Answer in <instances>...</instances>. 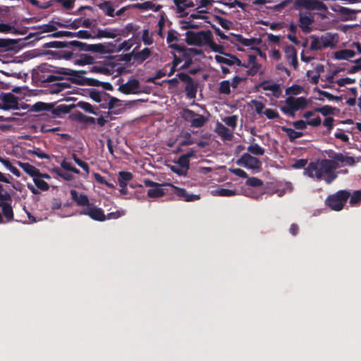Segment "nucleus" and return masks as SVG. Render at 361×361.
Listing matches in <instances>:
<instances>
[{"mask_svg":"<svg viewBox=\"0 0 361 361\" xmlns=\"http://www.w3.org/2000/svg\"><path fill=\"white\" fill-rule=\"evenodd\" d=\"M74 50H59V51H46L43 55L47 56L49 59H65L71 60L75 54Z\"/></svg>","mask_w":361,"mask_h":361,"instance_id":"4468645a","label":"nucleus"},{"mask_svg":"<svg viewBox=\"0 0 361 361\" xmlns=\"http://www.w3.org/2000/svg\"><path fill=\"white\" fill-rule=\"evenodd\" d=\"M334 11L342 16V20L343 21L353 20L356 18V12L348 8L337 6L336 8H334Z\"/></svg>","mask_w":361,"mask_h":361,"instance_id":"5701e85b","label":"nucleus"},{"mask_svg":"<svg viewBox=\"0 0 361 361\" xmlns=\"http://www.w3.org/2000/svg\"><path fill=\"white\" fill-rule=\"evenodd\" d=\"M59 69H63V67L43 63L39 66L37 78L42 83H52L55 81L63 80V75L58 73Z\"/></svg>","mask_w":361,"mask_h":361,"instance_id":"20e7f679","label":"nucleus"},{"mask_svg":"<svg viewBox=\"0 0 361 361\" xmlns=\"http://www.w3.org/2000/svg\"><path fill=\"white\" fill-rule=\"evenodd\" d=\"M118 36V30L116 29H109L105 28L104 30H98L97 35L95 37L97 38H115Z\"/></svg>","mask_w":361,"mask_h":361,"instance_id":"c756f323","label":"nucleus"},{"mask_svg":"<svg viewBox=\"0 0 361 361\" xmlns=\"http://www.w3.org/2000/svg\"><path fill=\"white\" fill-rule=\"evenodd\" d=\"M322 123V119L319 116H317L312 119L307 120V121L303 120H298L293 122V126L297 130H305L307 128V126H310L312 127H318Z\"/></svg>","mask_w":361,"mask_h":361,"instance_id":"6ab92c4d","label":"nucleus"},{"mask_svg":"<svg viewBox=\"0 0 361 361\" xmlns=\"http://www.w3.org/2000/svg\"><path fill=\"white\" fill-rule=\"evenodd\" d=\"M236 163L238 165H243L245 168L250 169H259L262 166L260 160L249 153L243 154Z\"/></svg>","mask_w":361,"mask_h":361,"instance_id":"ddd939ff","label":"nucleus"},{"mask_svg":"<svg viewBox=\"0 0 361 361\" xmlns=\"http://www.w3.org/2000/svg\"><path fill=\"white\" fill-rule=\"evenodd\" d=\"M58 80L52 82L50 92L52 94H57L66 89L71 87V83L69 80Z\"/></svg>","mask_w":361,"mask_h":361,"instance_id":"bb28decb","label":"nucleus"},{"mask_svg":"<svg viewBox=\"0 0 361 361\" xmlns=\"http://www.w3.org/2000/svg\"><path fill=\"white\" fill-rule=\"evenodd\" d=\"M43 47L60 49L61 50L85 51V52L99 54H105L113 51V49H108L105 44H89L78 40L52 41L44 43Z\"/></svg>","mask_w":361,"mask_h":361,"instance_id":"f03ea898","label":"nucleus"},{"mask_svg":"<svg viewBox=\"0 0 361 361\" xmlns=\"http://www.w3.org/2000/svg\"><path fill=\"white\" fill-rule=\"evenodd\" d=\"M285 106L281 107V111L286 115L292 118L295 116V112L305 109L307 104V100L304 97H288L285 100Z\"/></svg>","mask_w":361,"mask_h":361,"instance_id":"423d86ee","label":"nucleus"},{"mask_svg":"<svg viewBox=\"0 0 361 361\" xmlns=\"http://www.w3.org/2000/svg\"><path fill=\"white\" fill-rule=\"evenodd\" d=\"M283 132L286 133L288 137V139L290 142L295 141L296 139L300 138L303 136V133L300 131H296L294 129L287 128L283 126L281 128Z\"/></svg>","mask_w":361,"mask_h":361,"instance_id":"c9c22d12","label":"nucleus"},{"mask_svg":"<svg viewBox=\"0 0 361 361\" xmlns=\"http://www.w3.org/2000/svg\"><path fill=\"white\" fill-rule=\"evenodd\" d=\"M18 165L26 173H27L31 177L35 178L37 176H39V170L33 165L27 162L23 163L20 161L18 162Z\"/></svg>","mask_w":361,"mask_h":361,"instance_id":"cd10ccee","label":"nucleus"},{"mask_svg":"<svg viewBox=\"0 0 361 361\" xmlns=\"http://www.w3.org/2000/svg\"><path fill=\"white\" fill-rule=\"evenodd\" d=\"M216 132L219 136L221 137L224 140L230 141L233 137V133L231 132V130L222 123L219 122L216 126Z\"/></svg>","mask_w":361,"mask_h":361,"instance_id":"393cba45","label":"nucleus"},{"mask_svg":"<svg viewBox=\"0 0 361 361\" xmlns=\"http://www.w3.org/2000/svg\"><path fill=\"white\" fill-rule=\"evenodd\" d=\"M8 201H0V207L2 209L4 216L7 221H12L14 219V214L11 203Z\"/></svg>","mask_w":361,"mask_h":361,"instance_id":"a878e982","label":"nucleus"},{"mask_svg":"<svg viewBox=\"0 0 361 361\" xmlns=\"http://www.w3.org/2000/svg\"><path fill=\"white\" fill-rule=\"evenodd\" d=\"M87 72L85 71H75L63 67V69H59L58 73L62 74L63 80H69L78 85H84L85 77L83 76Z\"/></svg>","mask_w":361,"mask_h":361,"instance_id":"1a4fd4ad","label":"nucleus"},{"mask_svg":"<svg viewBox=\"0 0 361 361\" xmlns=\"http://www.w3.org/2000/svg\"><path fill=\"white\" fill-rule=\"evenodd\" d=\"M85 114L82 112L77 111L75 112L72 113L70 115V118L73 121H77L78 123H82L84 119Z\"/></svg>","mask_w":361,"mask_h":361,"instance_id":"774afa93","label":"nucleus"},{"mask_svg":"<svg viewBox=\"0 0 361 361\" xmlns=\"http://www.w3.org/2000/svg\"><path fill=\"white\" fill-rule=\"evenodd\" d=\"M133 178L132 173L128 171H120L118 175V182L121 188L128 185V183Z\"/></svg>","mask_w":361,"mask_h":361,"instance_id":"2f4dec72","label":"nucleus"},{"mask_svg":"<svg viewBox=\"0 0 361 361\" xmlns=\"http://www.w3.org/2000/svg\"><path fill=\"white\" fill-rule=\"evenodd\" d=\"M235 40L239 42L240 44H243L245 47H250L255 44L256 39L255 38H250L247 39L243 37L241 35H235Z\"/></svg>","mask_w":361,"mask_h":361,"instance_id":"a19ab883","label":"nucleus"},{"mask_svg":"<svg viewBox=\"0 0 361 361\" xmlns=\"http://www.w3.org/2000/svg\"><path fill=\"white\" fill-rule=\"evenodd\" d=\"M134 42H133V39H129L128 40L123 41L122 43H121L117 48L118 51H128L130 49V48L133 46Z\"/></svg>","mask_w":361,"mask_h":361,"instance_id":"4d7b16f0","label":"nucleus"},{"mask_svg":"<svg viewBox=\"0 0 361 361\" xmlns=\"http://www.w3.org/2000/svg\"><path fill=\"white\" fill-rule=\"evenodd\" d=\"M247 151L254 155L262 156L264 154V149L258 144L250 145L247 147Z\"/></svg>","mask_w":361,"mask_h":361,"instance_id":"a18cd8bd","label":"nucleus"},{"mask_svg":"<svg viewBox=\"0 0 361 361\" xmlns=\"http://www.w3.org/2000/svg\"><path fill=\"white\" fill-rule=\"evenodd\" d=\"M54 104L52 103H44L42 102H39L35 103L32 107V110L35 112H39L43 111H51V114H53V110L55 109Z\"/></svg>","mask_w":361,"mask_h":361,"instance_id":"7c9ffc66","label":"nucleus"},{"mask_svg":"<svg viewBox=\"0 0 361 361\" xmlns=\"http://www.w3.org/2000/svg\"><path fill=\"white\" fill-rule=\"evenodd\" d=\"M183 118L190 121V126L192 128H201L207 121V118L201 114H196L191 109H185L183 110Z\"/></svg>","mask_w":361,"mask_h":361,"instance_id":"9d476101","label":"nucleus"},{"mask_svg":"<svg viewBox=\"0 0 361 361\" xmlns=\"http://www.w3.org/2000/svg\"><path fill=\"white\" fill-rule=\"evenodd\" d=\"M75 107H80L83 109L85 112L90 113L97 115V112L94 110L93 106L88 102L80 101L75 104L66 105L60 104L58 105L55 109L53 110L54 117H59L61 114L69 113Z\"/></svg>","mask_w":361,"mask_h":361,"instance_id":"6e6552de","label":"nucleus"},{"mask_svg":"<svg viewBox=\"0 0 361 361\" xmlns=\"http://www.w3.org/2000/svg\"><path fill=\"white\" fill-rule=\"evenodd\" d=\"M293 8L298 10V27L302 32L308 34L312 31V25L314 23V16L311 11H317L323 13H318L322 19L327 18L328 6L321 0H283L273 6L275 11H281L290 4Z\"/></svg>","mask_w":361,"mask_h":361,"instance_id":"f257e3e1","label":"nucleus"},{"mask_svg":"<svg viewBox=\"0 0 361 361\" xmlns=\"http://www.w3.org/2000/svg\"><path fill=\"white\" fill-rule=\"evenodd\" d=\"M215 19L216 22L224 28L226 30H229L231 27V22L228 20L224 18L219 16H215Z\"/></svg>","mask_w":361,"mask_h":361,"instance_id":"e2e57ef3","label":"nucleus"},{"mask_svg":"<svg viewBox=\"0 0 361 361\" xmlns=\"http://www.w3.org/2000/svg\"><path fill=\"white\" fill-rule=\"evenodd\" d=\"M140 88V82L135 78L128 80L126 83L121 85L118 87V91L125 94H137L139 92L138 89Z\"/></svg>","mask_w":361,"mask_h":361,"instance_id":"2eb2a0df","label":"nucleus"},{"mask_svg":"<svg viewBox=\"0 0 361 361\" xmlns=\"http://www.w3.org/2000/svg\"><path fill=\"white\" fill-rule=\"evenodd\" d=\"M136 30L134 25L133 23H128L124 28L122 30H118V35L123 37H128L129 34L133 31Z\"/></svg>","mask_w":361,"mask_h":361,"instance_id":"603ef678","label":"nucleus"},{"mask_svg":"<svg viewBox=\"0 0 361 361\" xmlns=\"http://www.w3.org/2000/svg\"><path fill=\"white\" fill-rule=\"evenodd\" d=\"M216 194L221 197H231L237 194V192L233 190L221 188L216 191Z\"/></svg>","mask_w":361,"mask_h":361,"instance_id":"052dcab7","label":"nucleus"},{"mask_svg":"<svg viewBox=\"0 0 361 361\" xmlns=\"http://www.w3.org/2000/svg\"><path fill=\"white\" fill-rule=\"evenodd\" d=\"M142 40L145 45H151L153 43V39L149 35L148 29H145L142 31Z\"/></svg>","mask_w":361,"mask_h":361,"instance_id":"69168bd1","label":"nucleus"},{"mask_svg":"<svg viewBox=\"0 0 361 361\" xmlns=\"http://www.w3.org/2000/svg\"><path fill=\"white\" fill-rule=\"evenodd\" d=\"M70 193L71 199L78 206L87 207L90 205L89 198L85 194H79L75 190H71Z\"/></svg>","mask_w":361,"mask_h":361,"instance_id":"4be33fe9","label":"nucleus"},{"mask_svg":"<svg viewBox=\"0 0 361 361\" xmlns=\"http://www.w3.org/2000/svg\"><path fill=\"white\" fill-rule=\"evenodd\" d=\"M321 44L323 49L334 47L338 42V35L337 33L326 32L320 37Z\"/></svg>","mask_w":361,"mask_h":361,"instance_id":"aec40b11","label":"nucleus"},{"mask_svg":"<svg viewBox=\"0 0 361 361\" xmlns=\"http://www.w3.org/2000/svg\"><path fill=\"white\" fill-rule=\"evenodd\" d=\"M325 161H328L329 163L326 164V166L329 168V171L331 174V176L329 177V180H334L338 175L337 173L335 171L339 166L338 161L336 159H324Z\"/></svg>","mask_w":361,"mask_h":361,"instance_id":"c85d7f7f","label":"nucleus"},{"mask_svg":"<svg viewBox=\"0 0 361 361\" xmlns=\"http://www.w3.org/2000/svg\"><path fill=\"white\" fill-rule=\"evenodd\" d=\"M350 204L351 206H355L361 202V190H355L350 195Z\"/></svg>","mask_w":361,"mask_h":361,"instance_id":"13d9d810","label":"nucleus"},{"mask_svg":"<svg viewBox=\"0 0 361 361\" xmlns=\"http://www.w3.org/2000/svg\"><path fill=\"white\" fill-rule=\"evenodd\" d=\"M332 158L337 160L338 163H342L345 165L353 166L355 164V159L353 157L343 155L341 153H335Z\"/></svg>","mask_w":361,"mask_h":361,"instance_id":"72a5a7b5","label":"nucleus"},{"mask_svg":"<svg viewBox=\"0 0 361 361\" xmlns=\"http://www.w3.org/2000/svg\"><path fill=\"white\" fill-rule=\"evenodd\" d=\"M261 86L264 90L271 91L274 95L276 97H278L281 93V90L278 84L270 85L268 82H263Z\"/></svg>","mask_w":361,"mask_h":361,"instance_id":"4c0bfd02","label":"nucleus"},{"mask_svg":"<svg viewBox=\"0 0 361 361\" xmlns=\"http://www.w3.org/2000/svg\"><path fill=\"white\" fill-rule=\"evenodd\" d=\"M134 7L142 8V9H145V10L151 9L154 11H159L161 9V5H155L153 2L148 1H145L142 4H135Z\"/></svg>","mask_w":361,"mask_h":361,"instance_id":"ea45409f","label":"nucleus"},{"mask_svg":"<svg viewBox=\"0 0 361 361\" xmlns=\"http://www.w3.org/2000/svg\"><path fill=\"white\" fill-rule=\"evenodd\" d=\"M152 54V51L149 48H145L140 51H135L134 54V60L141 63L145 60H147Z\"/></svg>","mask_w":361,"mask_h":361,"instance_id":"473e14b6","label":"nucleus"},{"mask_svg":"<svg viewBox=\"0 0 361 361\" xmlns=\"http://www.w3.org/2000/svg\"><path fill=\"white\" fill-rule=\"evenodd\" d=\"M54 172L60 178H63L65 180L71 181L74 179L73 175L69 173L68 172H65L60 169H54Z\"/></svg>","mask_w":361,"mask_h":361,"instance_id":"3c124183","label":"nucleus"},{"mask_svg":"<svg viewBox=\"0 0 361 361\" xmlns=\"http://www.w3.org/2000/svg\"><path fill=\"white\" fill-rule=\"evenodd\" d=\"M350 197V192L345 190H341L334 194L328 195L325 200V205L333 211L339 212L345 205Z\"/></svg>","mask_w":361,"mask_h":361,"instance_id":"39448f33","label":"nucleus"},{"mask_svg":"<svg viewBox=\"0 0 361 361\" xmlns=\"http://www.w3.org/2000/svg\"><path fill=\"white\" fill-rule=\"evenodd\" d=\"M338 109L336 107L331 106L329 105H324L322 107H316L315 111L320 113L324 116H328L329 115L334 114L336 111Z\"/></svg>","mask_w":361,"mask_h":361,"instance_id":"58836bf2","label":"nucleus"},{"mask_svg":"<svg viewBox=\"0 0 361 361\" xmlns=\"http://www.w3.org/2000/svg\"><path fill=\"white\" fill-rule=\"evenodd\" d=\"M177 76L180 80L186 83L185 91L187 97L195 99L197 91V83L187 73H179Z\"/></svg>","mask_w":361,"mask_h":361,"instance_id":"9b49d317","label":"nucleus"},{"mask_svg":"<svg viewBox=\"0 0 361 361\" xmlns=\"http://www.w3.org/2000/svg\"><path fill=\"white\" fill-rule=\"evenodd\" d=\"M99 8L103 11V12L108 16L114 17L115 16L114 13V8L112 6L111 3L109 1H105L98 5Z\"/></svg>","mask_w":361,"mask_h":361,"instance_id":"e433bc0d","label":"nucleus"},{"mask_svg":"<svg viewBox=\"0 0 361 361\" xmlns=\"http://www.w3.org/2000/svg\"><path fill=\"white\" fill-rule=\"evenodd\" d=\"M176 164L181 166L184 170L188 171L190 168V161L182 154L176 161Z\"/></svg>","mask_w":361,"mask_h":361,"instance_id":"0e129e2a","label":"nucleus"},{"mask_svg":"<svg viewBox=\"0 0 361 361\" xmlns=\"http://www.w3.org/2000/svg\"><path fill=\"white\" fill-rule=\"evenodd\" d=\"M335 58L338 60H348L355 56V52L351 49H342L335 52Z\"/></svg>","mask_w":361,"mask_h":361,"instance_id":"f704fd0d","label":"nucleus"},{"mask_svg":"<svg viewBox=\"0 0 361 361\" xmlns=\"http://www.w3.org/2000/svg\"><path fill=\"white\" fill-rule=\"evenodd\" d=\"M327 163L329 162L325 161L324 159L310 161L305 168L304 174L317 180H323L326 184H331L333 180L329 179L331 174L329 171V168L326 164Z\"/></svg>","mask_w":361,"mask_h":361,"instance_id":"7ed1b4c3","label":"nucleus"},{"mask_svg":"<svg viewBox=\"0 0 361 361\" xmlns=\"http://www.w3.org/2000/svg\"><path fill=\"white\" fill-rule=\"evenodd\" d=\"M72 158L75 163L78 164L80 168H82V169L85 171L87 174L90 173V166L87 162L81 160L75 153L72 154Z\"/></svg>","mask_w":361,"mask_h":361,"instance_id":"37998d69","label":"nucleus"},{"mask_svg":"<svg viewBox=\"0 0 361 361\" xmlns=\"http://www.w3.org/2000/svg\"><path fill=\"white\" fill-rule=\"evenodd\" d=\"M79 214L88 216L90 219L97 221H104L106 219L104 210L96 207L93 203H90L88 207L83 208L79 212Z\"/></svg>","mask_w":361,"mask_h":361,"instance_id":"f8f14e48","label":"nucleus"},{"mask_svg":"<svg viewBox=\"0 0 361 361\" xmlns=\"http://www.w3.org/2000/svg\"><path fill=\"white\" fill-rule=\"evenodd\" d=\"M80 51H75L73 56V63L78 66L92 65L94 63L95 59L90 54H79Z\"/></svg>","mask_w":361,"mask_h":361,"instance_id":"a211bd4d","label":"nucleus"},{"mask_svg":"<svg viewBox=\"0 0 361 361\" xmlns=\"http://www.w3.org/2000/svg\"><path fill=\"white\" fill-rule=\"evenodd\" d=\"M311 44L310 46V49L311 51H320L323 49V47L321 44V39L314 35H312L311 37Z\"/></svg>","mask_w":361,"mask_h":361,"instance_id":"79ce46f5","label":"nucleus"},{"mask_svg":"<svg viewBox=\"0 0 361 361\" xmlns=\"http://www.w3.org/2000/svg\"><path fill=\"white\" fill-rule=\"evenodd\" d=\"M179 39V34L176 30L171 29L168 31L166 37L168 44L172 43L173 42H178Z\"/></svg>","mask_w":361,"mask_h":361,"instance_id":"864d4df0","label":"nucleus"},{"mask_svg":"<svg viewBox=\"0 0 361 361\" xmlns=\"http://www.w3.org/2000/svg\"><path fill=\"white\" fill-rule=\"evenodd\" d=\"M61 167L68 171L73 172L75 174H79L80 173V170H78L77 168L73 166L71 164L66 161V159H64L60 164Z\"/></svg>","mask_w":361,"mask_h":361,"instance_id":"8fccbe9b","label":"nucleus"},{"mask_svg":"<svg viewBox=\"0 0 361 361\" xmlns=\"http://www.w3.org/2000/svg\"><path fill=\"white\" fill-rule=\"evenodd\" d=\"M182 56L185 59V63L180 67V70H186L192 64V56L183 51Z\"/></svg>","mask_w":361,"mask_h":361,"instance_id":"6e6d98bb","label":"nucleus"},{"mask_svg":"<svg viewBox=\"0 0 361 361\" xmlns=\"http://www.w3.org/2000/svg\"><path fill=\"white\" fill-rule=\"evenodd\" d=\"M173 3L176 6L177 12L180 13L181 16H184L187 14V13H185L186 8L195 6V4L192 0H173Z\"/></svg>","mask_w":361,"mask_h":361,"instance_id":"b1692460","label":"nucleus"},{"mask_svg":"<svg viewBox=\"0 0 361 361\" xmlns=\"http://www.w3.org/2000/svg\"><path fill=\"white\" fill-rule=\"evenodd\" d=\"M1 101V109L9 110V109H18V102L17 97L12 93H5L2 94Z\"/></svg>","mask_w":361,"mask_h":361,"instance_id":"dca6fc26","label":"nucleus"},{"mask_svg":"<svg viewBox=\"0 0 361 361\" xmlns=\"http://www.w3.org/2000/svg\"><path fill=\"white\" fill-rule=\"evenodd\" d=\"M219 92L226 95L231 94V82L229 80H223L219 83Z\"/></svg>","mask_w":361,"mask_h":361,"instance_id":"49530a36","label":"nucleus"},{"mask_svg":"<svg viewBox=\"0 0 361 361\" xmlns=\"http://www.w3.org/2000/svg\"><path fill=\"white\" fill-rule=\"evenodd\" d=\"M223 121L228 126L235 128L237 126V116H231L225 117Z\"/></svg>","mask_w":361,"mask_h":361,"instance_id":"338daca9","label":"nucleus"},{"mask_svg":"<svg viewBox=\"0 0 361 361\" xmlns=\"http://www.w3.org/2000/svg\"><path fill=\"white\" fill-rule=\"evenodd\" d=\"M173 189V193L180 200L185 202H194L200 199V195L189 194L188 191L182 188L170 184Z\"/></svg>","mask_w":361,"mask_h":361,"instance_id":"f3484780","label":"nucleus"},{"mask_svg":"<svg viewBox=\"0 0 361 361\" xmlns=\"http://www.w3.org/2000/svg\"><path fill=\"white\" fill-rule=\"evenodd\" d=\"M206 45L209 46L211 48V49L214 52H217L224 55L226 54V52L224 51V48L221 45L217 44L213 41V37H210L209 42H207Z\"/></svg>","mask_w":361,"mask_h":361,"instance_id":"09e8293b","label":"nucleus"},{"mask_svg":"<svg viewBox=\"0 0 361 361\" xmlns=\"http://www.w3.org/2000/svg\"><path fill=\"white\" fill-rule=\"evenodd\" d=\"M173 60L171 64L170 71L168 73V76H171L174 74L176 71V67L182 62V59L178 57L175 53H172Z\"/></svg>","mask_w":361,"mask_h":361,"instance_id":"de8ad7c7","label":"nucleus"},{"mask_svg":"<svg viewBox=\"0 0 361 361\" xmlns=\"http://www.w3.org/2000/svg\"><path fill=\"white\" fill-rule=\"evenodd\" d=\"M166 194L165 191L158 187L148 190L147 195L151 198L161 197Z\"/></svg>","mask_w":361,"mask_h":361,"instance_id":"c03bdc74","label":"nucleus"},{"mask_svg":"<svg viewBox=\"0 0 361 361\" xmlns=\"http://www.w3.org/2000/svg\"><path fill=\"white\" fill-rule=\"evenodd\" d=\"M302 91V87L298 85H293L286 90V94L289 95H297L299 94Z\"/></svg>","mask_w":361,"mask_h":361,"instance_id":"680f3d73","label":"nucleus"},{"mask_svg":"<svg viewBox=\"0 0 361 361\" xmlns=\"http://www.w3.org/2000/svg\"><path fill=\"white\" fill-rule=\"evenodd\" d=\"M210 37H212V32L209 30L199 32L188 30L185 41L188 45L203 46L209 42Z\"/></svg>","mask_w":361,"mask_h":361,"instance_id":"0eeeda50","label":"nucleus"},{"mask_svg":"<svg viewBox=\"0 0 361 361\" xmlns=\"http://www.w3.org/2000/svg\"><path fill=\"white\" fill-rule=\"evenodd\" d=\"M33 180L38 189L43 191H47L49 189V185L46 181L41 180L39 178H33Z\"/></svg>","mask_w":361,"mask_h":361,"instance_id":"bf43d9fd","label":"nucleus"},{"mask_svg":"<svg viewBox=\"0 0 361 361\" xmlns=\"http://www.w3.org/2000/svg\"><path fill=\"white\" fill-rule=\"evenodd\" d=\"M284 52L288 62L296 69L298 68V54L296 49L292 45H288L285 47Z\"/></svg>","mask_w":361,"mask_h":361,"instance_id":"412c9836","label":"nucleus"},{"mask_svg":"<svg viewBox=\"0 0 361 361\" xmlns=\"http://www.w3.org/2000/svg\"><path fill=\"white\" fill-rule=\"evenodd\" d=\"M246 185L252 187H260L263 185V181L256 177H248L247 178Z\"/></svg>","mask_w":361,"mask_h":361,"instance_id":"5fc2aeb1","label":"nucleus"}]
</instances>
